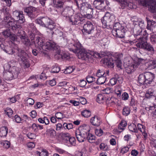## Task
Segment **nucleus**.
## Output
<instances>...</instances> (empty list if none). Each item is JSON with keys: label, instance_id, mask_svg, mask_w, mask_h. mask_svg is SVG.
<instances>
[{"label": "nucleus", "instance_id": "f3484780", "mask_svg": "<svg viewBox=\"0 0 156 156\" xmlns=\"http://www.w3.org/2000/svg\"><path fill=\"white\" fill-rule=\"evenodd\" d=\"M83 18L80 14L72 15L69 18V21L73 25H77L82 21Z\"/></svg>", "mask_w": 156, "mask_h": 156}, {"label": "nucleus", "instance_id": "6e6552de", "mask_svg": "<svg viewBox=\"0 0 156 156\" xmlns=\"http://www.w3.org/2000/svg\"><path fill=\"white\" fill-rule=\"evenodd\" d=\"M17 51V55L19 57L20 61L25 67H29L30 66V63L27 60L28 54L21 49L18 48Z\"/></svg>", "mask_w": 156, "mask_h": 156}, {"label": "nucleus", "instance_id": "aec40b11", "mask_svg": "<svg viewBox=\"0 0 156 156\" xmlns=\"http://www.w3.org/2000/svg\"><path fill=\"white\" fill-rule=\"evenodd\" d=\"M73 10L72 8L67 7L64 8L62 12V15L64 16L68 17L69 19L70 16L73 15Z\"/></svg>", "mask_w": 156, "mask_h": 156}, {"label": "nucleus", "instance_id": "13d9d810", "mask_svg": "<svg viewBox=\"0 0 156 156\" xmlns=\"http://www.w3.org/2000/svg\"><path fill=\"white\" fill-rule=\"evenodd\" d=\"M37 153L40 156H48V152L46 150H43L41 152L37 151Z\"/></svg>", "mask_w": 156, "mask_h": 156}, {"label": "nucleus", "instance_id": "7c9ffc66", "mask_svg": "<svg viewBox=\"0 0 156 156\" xmlns=\"http://www.w3.org/2000/svg\"><path fill=\"white\" fill-rule=\"evenodd\" d=\"M8 132V128L6 126L0 128V136L1 137L6 136Z\"/></svg>", "mask_w": 156, "mask_h": 156}, {"label": "nucleus", "instance_id": "de8ad7c7", "mask_svg": "<svg viewBox=\"0 0 156 156\" xmlns=\"http://www.w3.org/2000/svg\"><path fill=\"white\" fill-rule=\"evenodd\" d=\"M130 112V109L128 107H125L122 110V114L123 115L126 116L129 114Z\"/></svg>", "mask_w": 156, "mask_h": 156}, {"label": "nucleus", "instance_id": "c9c22d12", "mask_svg": "<svg viewBox=\"0 0 156 156\" xmlns=\"http://www.w3.org/2000/svg\"><path fill=\"white\" fill-rule=\"evenodd\" d=\"M107 77H105V76L98 77L97 80V83L98 84H104L106 81Z\"/></svg>", "mask_w": 156, "mask_h": 156}, {"label": "nucleus", "instance_id": "69168bd1", "mask_svg": "<svg viewBox=\"0 0 156 156\" xmlns=\"http://www.w3.org/2000/svg\"><path fill=\"white\" fill-rule=\"evenodd\" d=\"M128 94L126 92L123 93L122 95V99L123 100H126L128 99Z\"/></svg>", "mask_w": 156, "mask_h": 156}, {"label": "nucleus", "instance_id": "a878e982", "mask_svg": "<svg viewBox=\"0 0 156 156\" xmlns=\"http://www.w3.org/2000/svg\"><path fill=\"white\" fill-rule=\"evenodd\" d=\"M138 129L141 132L145 139L147 137V134L146 132L145 127L140 124H138L137 125Z\"/></svg>", "mask_w": 156, "mask_h": 156}, {"label": "nucleus", "instance_id": "0eeeda50", "mask_svg": "<svg viewBox=\"0 0 156 156\" xmlns=\"http://www.w3.org/2000/svg\"><path fill=\"white\" fill-rule=\"evenodd\" d=\"M3 67L5 70L10 71L14 78H16L18 77L20 73V69L16 66H12L11 62H9L5 64Z\"/></svg>", "mask_w": 156, "mask_h": 156}, {"label": "nucleus", "instance_id": "a18cd8bd", "mask_svg": "<svg viewBox=\"0 0 156 156\" xmlns=\"http://www.w3.org/2000/svg\"><path fill=\"white\" fill-rule=\"evenodd\" d=\"M149 68L150 69H154L156 67V59L151 60L150 62Z\"/></svg>", "mask_w": 156, "mask_h": 156}, {"label": "nucleus", "instance_id": "052dcab7", "mask_svg": "<svg viewBox=\"0 0 156 156\" xmlns=\"http://www.w3.org/2000/svg\"><path fill=\"white\" fill-rule=\"evenodd\" d=\"M8 29L9 30H6L2 32L3 34L5 37H8L11 35V33L10 31L11 30H9V29Z\"/></svg>", "mask_w": 156, "mask_h": 156}, {"label": "nucleus", "instance_id": "5701e85b", "mask_svg": "<svg viewBox=\"0 0 156 156\" xmlns=\"http://www.w3.org/2000/svg\"><path fill=\"white\" fill-rule=\"evenodd\" d=\"M35 41H33L36 47L41 48L44 50L43 46H44V43L42 39L40 37H36Z\"/></svg>", "mask_w": 156, "mask_h": 156}, {"label": "nucleus", "instance_id": "f704fd0d", "mask_svg": "<svg viewBox=\"0 0 156 156\" xmlns=\"http://www.w3.org/2000/svg\"><path fill=\"white\" fill-rule=\"evenodd\" d=\"M88 134L87 135L86 140H87L90 143H93L94 142L95 139V136L92 134L88 132Z\"/></svg>", "mask_w": 156, "mask_h": 156}, {"label": "nucleus", "instance_id": "680f3d73", "mask_svg": "<svg viewBox=\"0 0 156 156\" xmlns=\"http://www.w3.org/2000/svg\"><path fill=\"white\" fill-rule=\"evenodd\" d=\"M73 68L70 66L68 67L64 71V73L65 74H70L72 72L73 70Z\"/></svg>", "mask_w": 156, "mask_h": 156}, {"label": "nucleus", "instance_id": "9b49d317", "mask_svg": "<svg viewBox=\"0 0 156 156\" xmlns=\"http://www.w3.org/2000/svg\"><path fill=\"white\" fill-rule=\"evenodd\" d=\"M93 4L96 9L103 10L109 5V2L107 0H95Z\"/></svg>", "mask_w": 156, "mask_h": 156}, {"label": "nucleus", "instance_id": "39448f33", "mask_svg": "<svg viewBox=\"0 0 156 156\" xmlns=\"http://www.w3.org/2000/svg\"><path fill=\"white\" fill-rule=\"evenodd\" d=\"M144 61V59L138 58L134 60H132L127 63V66L126 67V71L128 74L134 72Z\"/></svg>", "mask_w": 156, "mask_h": 156}, {"label": "nucleus", "instance_id": "ea45409f", "mask_svg": "<svg viewBox=\"0 0 156 156\" xmlns=\"http://www.w3.org/2000/svg\"><path fill=\"white\" fill-rule=\"evenodd\" d=\"M55 131L54 129L51 128L47 129L46 131V134L51 137L53 136L55 134Z\"/></svg>", "mask_w": 156, "mask_h": 156}, {"label": "nucleus", "instance_id": "423d86ee", "mask_svg": "<svg viewBox=\"0 0 156 156\" xmlns=\"http://www.w3.org/2000/svg\"><path fill=\"white\" fill-rule=\"evenodd\" d=\"M17 22L12 17L3 20L6 27L14 32H16L18 29L21 28L20 25L17 24Z\"/></svg>", "mask_w": 156, "mask_h": 156}, {"label": "nucleus", "instance_id": "393cba45", "mask_svg": "<svg viewBox=\"0 0 156 156\" xmlns=\"http://www.w3.org/2000/svg\"><path fill=\"white\" fill-rule=\"evenodd\" d=\"M154 88H150L147 91L145 97L147 98H150L154 97L155 94Z\"/></svg>", "mask_w": 156, "mask_h": 156}, {"label": "nucleus", "instance_id": "1a4fd4ad", "mask_svg": "<svg viewBox=\"0 0 156 156\" xmlns=\"http://www.w3.org/2000/svg\"><path fill=\"white\" fill-rule=\"evenodd\" d=\"M123 55L121 53H112L111 54V59L112 61L115 62L116 66L120 69H122V60Z\"/></svg>", "mask_w": 156, "mask_h": 156}, {"label": "nucleus", "instance_id": "bf43d9fd", "mask_svg": "<svg viewBox=\"0 0 156 156\" xmlns=\"http://www.w3.org/2000/svg\"><path fill=\"white\" fill-rule=\"evenodd\" d=\"M95 133L96 135L100 136L103 134V132L101 129H96L95 130Z\"/></svg>", "mask_w": 156, "mask_h": 156}, {"label": "nucleus", "instance_id": "c756f323", "mask_svg": "<svg viewBox=\"0 0 156 156\" xmlns=\"http://www.w3.org/2000/svg\"><path fill=\"white\" fill-rule=\"evenodd\" d=\"M9 9L6 7H4L2 9V12L4 15L3 20H6L12 17L9 12Z\"/></svg>", "mask_w": 156, "mask_h": 156}, {"label": "nucleus", "instance_id": "2f4dec72", "mask_svg": "<svg viewBox=\"0 0 156 156\" xmlns=\"http://www.w3.org/2000/svg\"><path fill=\"white\" fill-rule=\"evenodd\" d=\"M108 52L107 51H101V52L100 54L98 52H94V55H93V56L96 58L100 57L101 58L105 56H108Z\"/></svg>", "mask_w": 156, "mask_h": 156}, {"label": "nucleus", "instance_id": "f03ea898", "mask_svg": "<svg viewBox=\"0 0 156 156\" xmlns=\"http://www.w3.org/2000/svg\"><path fill=\"white\" fill-rule=\"evenodd\" d=\"M115 16L111 14L108 12L105 14V16L101 19V20L103 27L105 28L108 27L110 28L113 27V30H121L125 29L119 23H115Z\"/></svg>", "mask_w": 156, "mask_h": 156}, {"label": "nucleus", "instance_id": "4d7b16f0", "mask_svg": "<svg viewBox=\"0 0 156 156\" xmlns=\"http://www.w3.org/2000/svg\"><path fill=\"white\" fill-rule=\"evenodd\" d=\"M2 144L4 147L7 149L9 148L10 146V142L7 140L4 141L2 143Z\"/></svg>", "mask_w": 156, "mask_h": 156}, {"label": "nucleus", "instance_id": "f8f14e48", "mask_svg": "<svg viewBox=\"0 0 156 156\" xmlns=\"http://www.w3.org/2000/svg\"><path fill=\"white\" fill-rule=\"evenodd\" d=\"M142 29L139 26H135L133 29V33L134 36L135 38V39L133 41H130L129 43L131 44H135L136 42H139V39H138L139 37H144L140 35L141 33Z\"/></svg>", "mask_w": 156, "mask_h": 156}, {"label": "nucleus", "instance_id": "f257e3e1", "mask_svg": "<svg viewBox=\"0 0 156 156\" xmlns=\"http://www.w3.org/2000/svg\"><path fill=\"white\" fill-rule=\"evenodd\" d=\"M69 49L76 54L79 58L83 59L91 58L94 53V51L87 52L85 51L77 40H74L73 46L71 48H69Z\"/></svg>", "mask_w": 156, "mask_h": 156}, {"label": "nucleus", "instance_id": "72a5a7b5", "mask_svg": "<svg viewBox=\"0 0 156 156\" xmlns=\"http://www.w3.org/2000/svg\"><path fill=\"white\" fill-rule=\"evenodd\" d=\"M3 47V48L2 49L8 54L12 55L13 53V51L12 48L10 46L4 45Z\"/></svg>", "mask_w": 156, "mask_h": 156}, {"label": "nucleus", "instance_id": "58836bf2", "mask_svg": "<svg viewBox=\"0 0 156 156\" xmlns=\"http://www.w3.org/2000/svg\"><path fill=\"white\" fill-rule=\"evenodd\" d=\"M121 8L124 9L127 7L128 3L129 2V0H120Z\"/></svg>", "mask_w": 156, "mask_h": 156}, {"label": "nucleus", "instance_id": "e2e57ef3", "mask_svg": "<svg viewBox=\"0 0 156 156\" xmlns=\"http://www.w3.org/2000/svg\"><path fill=\"white\" fill-rule=\"evenodd\" d=\"M55 117L58 119H61L65 117V116L61 112H58L55 114Z\"/></svg>", "mask_w": 156, "mask_h": 156}, {"label": "nucleus", "instance_id": "774afa93", "mask_svg": "<svg viewBox=\"0 0 156 156\" xmlns=\"http://www.w3.org/2000/svg\"><path fill=\"white\" fill-rule=\"evenodd\" d=\"M109 82L112 85H115L117 82V80L116 78H111L109 81Z\"/></svg>", "mask_w": 156, "mask_h": 156}, {"label": "nucleus", "instance_id": "603ef678", "mask_svg": "<svg viewBox=\"0 0 156 156\" xmlns=\"http://www.w3.org/2000/svg\"><path fill=\"white\" fill-rule=\"evenodd\" d=\"M46 27L47 28L51 30H52L55 29V25L52 20V22L50 23H48V25H47V26H46Z\"/></svg>", "mask_w": 156, "mask_h": 156}, {"label": "nucleus", "instance_id": "0e129e2a", "mask_svg": "<svg viewBox=\"0 0 156 156\" xmlns=\"http://www.w3.org/2000/svg\"><path fill=\"white\" fill-rule=\"evenodd\" d=\"M151 41L152 42H156V34L154 33L151 34V37H150Z\"/></svg>", "mask_w": 156, "mask_h": 156}, {"label": "nucleus", "instance_id": "20e7f679", "mask_svg": "<svg viewBox=\"0 0 156 156\" xmlns=\"http://www.w3.org/2000/svg\"><path fill=\"white\" fill-rule=\"evenodd\" d=\"M90 131V128L88 126L84 125L80 127L79 129L75 132L76 136L79 142H82L86 140L87 134L88 132Z\"/></svg>", "mask_w": 156, "mask_h": 156}, {"label": "nucleus", "instance_id": "9d476101", "mask_svg": "<svg viewBox=\"0 0 156 156\" xmlns=\"http://www.w3.org/2000/svg\"><path fill=\"white\" fill-rule=\"evenodd\" d=\"M24 32L22 30H19L17 36L21 40L22 42L26 46L29 47L32 45L33 41H30L29 39L25 35L23 34Z\"/></svg>", "mask_w": 156, "mask_h": 156}, {"label": "nucleus", "instance_id": "cd10ccee", "mask_svg": "<svg viewBox=\"0 0 156 156\" xmlns=\"http://www.w3.org/2000/svg\"><path fill=\"white\" fill-rule=\"evenodd\" d=\"M107 98L105 97L104 94H98L97 96V101L100 104L103 103L105 102Z\"/></svg>", "mask_w": 156, "mask_h": 156}, {"label": "nucleus", "instance_id": "dca6fc26", "mask_svg": "<svg viewBox=\"0 0 156 156\" xmlns=\"http://www.w3.org/2000/svg\"><path fill=\"white\" fill-rule=\"evenodd\" d=\"M12 16L14 20L21 23H23L25 20L22 12L15 11L13 12Z\"/></svg>", "mask_w": 156, "mask_h": 156}, {"label": "nucleus", "instance_id": "3c124183", "mask_svg": "<svg viewBox=\"0 0 156 156\" xmlns=\"http://www.w3.org/2000/svg\"><path fill=\"white\" fill-rule=\"evenodd\" d=\"M69 146L71 145H75L76 144V139L74 137H70L69 140Z\"/></svg>", "mask_w": 156, "mask_h": 156}, {"label": "nucleus", "instance_id": "4468645a", "mask_svg": "<svg viewBox=\"0 0 156 156\" xmlns=\"http://www.w3.org/2000/svg\"><path fill=\"white\" fill-rule=\"evenodd\" d=\"M94 25L92 22L89 21H87L83 26V31L90 34L93 33L94 29Z\"/></svg>", "mask_w": 156, "mask_h": 156}, {"label": "nucleus", "instance_id": "79ce46f5", "mask_svg": "<svg viewBox=\"0 0 156 156\" xmlns=\"http://www.w3.org/2000/svg\"><path fill=\"white\" fill-rule=\"evenodd\" d=\"M128 128L130 131L132 132L137 133L138 132V130L137 129V127L136 125L134 124H132L129 126Z\"/></svg>", "mask_w": 156, "mask_h": 156}, {"label": "nucleus", "instance_id": "412c9836", "mask_svg": "<svg viewBox=\"0 0 156 156\" xmlns=\"http://www.w3.org/2000/svg\"><path fill=\"white\" fill-rule=\"evenodd\" d=\"M146 83L151 84L154 81L155 78L154 74L151 72H147L144 73Z\"/></svg>", "mask_w": 156, "mask_h": 156}, {"label": "nucleus", "instance_id": "49530a36", "mask_svg": "<svg viewBox=\"0 0 156 156\" xmlns=\"http://www.w3.org/2000/svg\"><path fill=\"white\" fill-rule=\"evenodd\" d=\"M5 114L9 117H11L13 112V111L12 109L9 108H7L5 110Z\"/></svg>", "mask_w": 156, "mask_h": 156}, {"label": "nucleus", "instance_id": "c85d7f7f", "mask_svg": "<svg viewBox=\"0 0 156 156\" xmlns=\"http://www.w3.org/2000/svg\"><path fill=\"white\" fill-rule=\"evenodd\" d=\"M31 128L34 132L37 133L39 129L41 130L43 129V126L38 124L33 123L32 125Z\"/></svg>", "mask_w": 156, "mask_h": 156}, {"label": "nucleus", "instance_id": "a211bd4d", "mask_svg": "<svg viewBox=\"0 0 156 156\" xmlns=\"http://www.w3.org/2000/svg\"><path fill=\"white\" fill-rule=\"evenodd\" d=\"M58 46L54 42L50 41L46 43L43 48L44 50H46V49L49 50L57 49H58Z\"/></svg>", "mask_w": 156, "mask_h": 156}, {"label": "nucleus", "instance_id": "338daca9", "mask_svg": "<svg viewBox=\"0 0 156 156\" xmlns=\"http://www.w3.org/2000/svg\"><path fill=\"white\" fill-rule=\"evenodd\" d=\"M27 137L31 139H34L36 138L35 135L33 133H29L27 134Z\"/></svg>", "mask_w": 156, "mask_h": 156}, {"label": "nucleus", "instance_id": "09e8293b", "mask_svg": "<svg viewBox=\"0 0 156 156\" xmlns=\"http://www.w3.org/2000/svg\"><path fill=\"white\" fill-rule=\"evenodd\" d=\"M105 75V71L102 69H99L97 73V76L98 77L104 76Z\"/></svg>", "mask_w": 156, "mask_h": 156}, {"label": "nucleus", "instance_id": "5fc2aeb1", "mask_svg": "<svg viewBox=\"0 0 156 156\" xmlns=\"http://www.w3.org/2000/svg\"><path fill=\"white\" fill-rule=\"evenodd\" d=\"M60 70V68L59 66L55 65L53 66V68L51 70V72L53 73H58Z\"/></svg>", "mask_w": 156, "mask_h": 156}, {"label": "nucleus", "instance_id": "7ed1b4c3", "mask_svg": "<svg viewBox=\"0 0 156 156\" xmlns=\"http://www.w3.org/2000/svg\"><path fill=\"white\" fill-rule=\"evenodd\" d=\"M143 34L144 37L138 38V39H139V42L136 44V46L143 49L148 55H152L154 53V50L153 46L146 41L148 34L145 30L143 32Z\"/></svg>", "mask_w": 156, "mask_h": 156}, {"label": "nucleus", "instance_id": "2eb2a0df", "mask_svg": "<svg viewBox=\"0 0 156 156\" xmlns=\"http://www.w3.org/2000/svg\"><path fill=\"white\" fill-rule=\"evenodd\" d=\"M35 22L37 24L46 27L48 25V23L52 22V20L48 17H41L36 20Z\"/></svg>", "mask_w": 156, "mask_h": 156}, {"label": "nucleus", "instance_id": "ddd939ff", "mask_svg": "<svg viewBox=\"0 0 156 156\" xmlns=\"http://www.w3.org/2000/svg\"><path fill=\"white\" fill-rule=\"evenodd\" d=\"M24 12L31 19L35 17L37 15V13L35 8L30 6L27 7L24 9Z\"/></svg>", "mask_w": 156, "mask_h": 156}, {"label": "nucleus", "instance_id": "c03bdc74", "mask_svg": "<svg viewBox=\"0 0 156 156\" xmlns=\"http://www.w3.org/2000/svg\"><path fill=\"white\" fill-rule=\"evenodd\" d=\"M111 60H108V58H105L104 61L105 63L107 65H108L109 67L111 68H112L114 66V63L113 62H111Z\"/></svg>", "mask_w": 156, "mask_h": 156}, {"label": "nucleus", "instance_id": "b1692460", "mask_svg": "<svg viewBox=\"0 0 156 156\" xmlns=\"http://www.w3.org/2000/svg\"><path fill=\"white\" fill-rule=\"evenodd\" d=\"M90 122L92 125L98 126L100 125L101 120L100 118L97 116H95L91 118Z\"/></svg>", "mask_w": 156, "mask_h": 156}, {"label": "nucleus", "instance_id": "8fccbe9b", "mask_svg": "<svg viewBox=\"0 0 156 156\" xmlns=\"http://www.w3.org/2000/svg\"><path fill=\"white\" fill-rule=\"evenodd\" d=\"M86 79L87 81L89 83H91L95 80V78L94 77L90 76H87Z\"/></svg>", "mask_w": 156, "mask_h": 156}, {"label": "nucleus", "instance_id": "864d4df0", "mask_svg": "<svg viewBox=\"0 0 156 156\" xmlns=\"http://www.w3.org/2000/svg\"><path fill=\"white\" fill-rule=\"evenodd\" d=\"M129 147L124 146L122 147L120 152L122 154L127 152L129 151V148L130 147V146H129Z\"/></svg>", "mask_w": 156, "mask_h": 156}, {"label": "nucleus", "instance_id": "37998d69", "mask_svg": "<svg viewBox=\"0 0 156 156\" xmlns=\"http://www.w3.org/2000/svg\"><path fill=\"white\" fill-rule=\"evenodd\" d=\"M81 114L84 117L88 118L90 116L91 113L89 110H85L82 112Z\"/></svg>", "mask_w": 156, "mask_h": 156}, {"label": "nucleus", "instance_id": "6ab92c4d", "mask_svg": "<svg viewBox=\"0 0 156 156\" xmlns=\"http://www.w3.org/2000/svg\"><path fill=\"white\" fill-rule=\"evenodd\" d=\"M80 6L81 10H83L86 13L93 12V9L92 6L87 2L81 3Z\"/></svg>", "mask_w": 156, "mask_h": 156}, {"label": "nucleus", "instance_id": "e433bc0d", "mask_svg": "<svg viewBox=\"0 0 156 156\" xmlns=\"http://www.w3.org/2000/svg\"><path fill=\"white\" fill-rule=\"evenodd\" d=\"M145 75L141 74L138 77V82L139 83L142 85L146 84V80L145 79Z\"/></svg>", "mask_w": 156, "mask_h": 156}, {"label": "nucleus", "instance_id": "6e6d98bb", "mask_svg": "<svg viewBox=\"0 0 156 156\" xmlns=\"http://www.w3.org/2000/svg\"><path fill=\"white\" fill-rule=\"evenodd\" d=\"M102 91L104 94H109L112 91V89L110 87H107L102 90Z\"/></svg>", "mask_w": 156, "mask_h": 156}, {"label": "nucleus", "instance_id": "bb28decb", "mask_svg": "<svg viewBox=\"0 0 156 156\" xmlns=\"http://www.w3.org/2000/svg\"><path fill=\"white\" fill-rule=\"evenodd\" d=\"M3 77L5 79L7 80H11L13 79H15L9 70L4 72Z\"/></svg>", "mask_w": 156, "mask_h": 156}, {"label": "nucleus", "instance_id": "4be33fe9", "mask_svg": "<svg viewBox=\"0 0 156 156\" xmlns=\"http://www.w3.org/2000/svg\"><path fill=\"white\" fill-rule=\"evenodd\" d=\"M125 32V29L120 30H112V33L114 36L122 38L124 37Z\"/></svg>", "mask_w": 156, "mask_h": 156}, {"label": "nucleus", "instance_id": "a19ab883", "mask_svg": "<svg viewBox=\"0 0 156 156\" xmlns=\"http://www.w3.org/2000/svg\"><path fill=\"white\" fill-rule=\"evenodd\" d=\"M53 3L58 8L62 7L63 2L61 0H53Z\"/></svg>", "mask_w": 156, "mask_h": 156}, {"label": "nucleus", "instance_id": "4c0bfd02", "mask_svg": "<svg viewBox=\"0 0 156 156\" xmlns=\"http://www.w3.org/2000/svg\"><path fill=\"white\" fill-rule=\"evenodd\" d=\"M115 92L117 95L118 97H121V93L122 92V90L119 86H116L115 89Z\"/></svg>", "mask_w": 156, "mask_h": 156}, {"label": "nucleus", "instance_id": "473e14b6", "mask_svg": "<svg viewBox=\"0 0 156 156\" xmlns=\"http://www.w3.org/2000/svg\"><path fill=\"white\" fill-rule=\"evenodd\" d=\"M156 26V22L152 20H149L147 21V28L151 30L153 28H154Z\"/></svg>", "mask_w": 156, "mask_h": 156}]
</instances>
